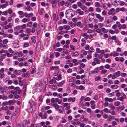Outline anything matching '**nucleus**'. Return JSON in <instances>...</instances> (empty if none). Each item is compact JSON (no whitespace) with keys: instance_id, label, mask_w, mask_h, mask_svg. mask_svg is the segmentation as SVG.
<instances>
[{"instance_id":"nucleus-1","label":"nucleus","mask_w":127,"mask_h":127,"mask_svg":"<svg viewBox=\"0 0 127 127\" xmlns=\"http://www.w3.org/2000/svg\"><path fill=\"white\" fill-rule=\"evenodd\" d=\"M52 106L55 109L58 110V111L60 113H62L64 111V108L63 107L59 106L56 103L53 104Z\"/></svg>"},{"instance_id":"nucleus-2","label":"nucleus","mask_w":127,"mask_h":127,"mask_svg":"<svg viewBox=\"0 0 127 127\" xmlns=\"http://www.w3.org/2000/svg\"><path fill=\"white\" fill-rule=\"evenodd\" d=\"M73 10L71 9H69L67 10L66 12V15L69 17H72L74 15L72 13Z\"/></svg>"},{"instance_id":"nucleus-3","label":"nucleus","mask_w":127,"mask_h":127,"mask_svg":"<svg viewBox=\"0 0 127 127\" xmlns=\"http://www.w3.org/2000/svg\"><path fill=\"white\" fill-rule=\"evenodd\" d=\"M95 16L98 19L100 22H102L104 20L103 18L101 16L100 14L95 13Z\"/></svg>"},{"instance_id":"nucleus-4","label":"nucleus","mask_w":127,"mask_h":127,"mask_svg":"<svg viewBox=\"0 0 127 127\" xmlns=\"http://www.w3.org/2000/svg\"><path fill=\"white\" fill-rule=\"evenodd\" d=\"M76 13L80 15H83L84 13L83 11H82L80 9H78L76 11Z\"/></svg>"},{"instance_id":"nucleus-5","label":"nucleus","mask_w":127,"mask_h":127,"mask_svg":"<svg viewBox=\"0 0 127 127\" xmlns=\"http://www.w3.org/2000/svg\"><path fill=\"white\" fill-rule=\"evenodd\" d=\"M14 90L16 93L18 94H20L22 92V91L20 90V88L18 87H15Z\"/></svg>"},{"instance_id":"nucleus-6","label":"nucleus","mask_w":127,"mask_h":127,"mask_svg":"<svg viewBox=\"0 0 127 127\" xmlns=\"http://www.w3.org/2000/svg\"><path fill=\"white\" fill-rule=\"evenodd\" d=\"M115 9L114 8H112L110 9L108 12L107 13L109 15H114L115 14V13H113V12L114 11Z\"/></svg>"},{"instance_id":"nucleus-7","label":"nucleus","mask_w":127,"mask_h":127,"mask_svg":"<svg viewBox=\"0 0 127 127\" xmlns=\"http://www.w3.org/2000/svg\"><path fill=\"white\" fill-rule=\"evenodd\" d=\"M63 104H64V107H66L65 109V110H67L70 108V103L68 104L67 103H63Z\"/></svg>"},{"instance_id":"nucleus-8","label":"nucleus","mask_w":127,"mask_h":127,"mask_svg":"<svg viewBox=\"0 0 127 127\" xmlns=\"http://www.w3.org/2000/svg\"><path fill=\"white\" fill-rule=\"evenodd\" d=\"M12 26V24L11 23H9L8 25H5L4 28L5 29H8L9 28H11Z\"/></svg>"},{"instance_id":"nucleus-9","label":"nucleus","mask_w":127,"mask_h":127,"mask_svg":"<svg viewBox=\"0 0 127 127\" xmlns=\"http://www.w3.org/2000/svg\"><path fill=\"white\" fill-rule=\"evenodd\" d=\"M8 5V2L7 1H6V3L2 4L0 6V8H2V9H4L6 8L7 6Z\"/></svg>"},{"instance_id":"nucleus-10","label":"nucleus","mask_w":127,"mask_h":127,"mask_svg":"<svg viewBox=\"0 0 127 127\" xmlns=\"http://www.w3.org/2000/svg\"><path fill=\"white\" fill-rule=\"evenodd\" d=\"M65 81L64 80L58 83H57V86L59 87H61L63 84H65Z\"/></svg>"},{"instance_id":"nucleus-11","label":"nucleus","mask_w":127,"mask_h":127,"mask_svg":"<svg viewBox=\"0 0 127 127\" xmlns=\"http://www.w3.org/2000/svg\"><path fill=\"white\" fill-rule=\"evenodd\" d=\"M14 73L16 75H20L21 73V71L20 70H15L13 71Z\"/></svg>"},{"instance_id":"nucleus-12","label":"nucleus","mask_w":127,"mask_h":127,"mask_svg":"<svg viewBox=\"0 0 127 127\" xmlns=\"http://www.w3.org/2000/svg\"><path fill=\"white\" fill-rule=\"evenodd\" d=\"M93 60L96 62V64H99L101 62L100 60L98 59L97 58H95L93 59Z\"/></svg>"},{"instance_id":"nucleus-13","label":"nucleus","mask_w":127,"mask_h":127,"mask_svg":"<svg viewBox=\"0 0 127 127\" xmlns=\"http://www.w3.org/2000/svg\"><path fill=\"white\" fill-rule=\"evenodd\" d=\"M79 55L78 52L77 51H76L72 53V56L73 57L76 58Z\"/></svg>"},{"instance_id":"nucleus-14","label":"nucleus","mask_w":127,"mask_h":127,"mask_svg":"<svg viewBox=\"0 0 127 127\" xmlns=\"http://www.w3.org/2000/svg\"><path fill=\"white\" fill-rule=\"evenodd\" d=\"M21 29V27L20 25H18L16 26L14 28V31H18L19 30Z\"/></svg>"},{"instance_id":"nucleus-15","label":"nucleus","mask_w":127,"mask_h":127,"mask_svg":"<svg viewBox=\"0 0 127 127\" xmlns=\"http://www.w3.org/2000/svg\"><path fill=\"white\" fill-rule=\"evenodd\" d=\"M64 29L66 30H69L70 29V26L68 25H64L63 26Z\"/></svg>"},{"instance_id":"nucleus-16","label":"nucleus","mask_w":127,"mask_h":127,"mask_svg":"<svg viewBox=\"0 0 127 127\" xmlns=\"http://www.w3.org/2000/svg\"><path fill=\"white\" fill-rule=\"evenodd\" d=\"M75 98L74 97H70L68 98V101L69 102L72 101V102H74L75 101Z\"/></svg>"},{"instance_id":"nucleus-17","label":"nucleus","mask_w":127,"mask_h":127,"mask_svg":"<svg viewBox=\"0 0 127 127\" xmlns=\"http://www.w3.org/2000/svg\"><path fill=\"white\" fill-rule=\"evenodd\" d=\"M31 40L32 42L33 43H35L36 42V37L35 36H33L31 38Z\"/></svg>"},{"instance_id":"nucleus-18","label":"nucleus","mask_w":127,"mask_h":127,"mask_svg":"<svg viewBox=\"0 0 127 127\" xmlns=\"http://www.w3.org/2000/svg\"><path fill=\"white\" fill-rule=\"evenodd\" d=\"M94 5L95 6L96 8L99 7H100V3L97 2H95L94 4Z\"/></svg>"},{"instance_id":"nucleus-19","label":"nucleus","mask_w":127,"mask_h":127,"mask_svg":"<svg viewBox=\"0 0 127 127\" xmlns=\"http://www.w3.org/2000/svg\"><path fill=\"white\" fill-rule=\"evenodd\" d=\"M118 86L117 85H112L111 86L110 88L113 89H115L118 88Z\"/></svg>"},{"instance_id":"nucleus-20","label":"nucleus","mask_w":127,"mask_h":127,"mask_svg":"<svg viewBox=\"0 0 127 127\" xmlns=\"http://www.w3.org/2000/svg\"><path fill=\"white\" fill-rule=\"evenodd\" d=\"M82 36L83 37H84V38L86 40H87L89 36L86 33H84L82 35Z\"/></svg>"},{"instance_id":"nucleus-21","label":"nucleus","mask_w":127,"mask_h":127,"mask_svg":"<svg viewBox=\"0 0 127 127\" xmlns=\"http://www.w3.org/2000/svg\"><path fill=\"white\" fill-rule=\"evenodd\" d=\"M109 107L110 108V109L111 110H113L115 109V107L113 104H110L109 106Z\"/></svg>"},{"instance_id":"nucleus-22","label":"nucleus","mask_w":127,"mask_h":127,"mask_svg":"<svg viewBox=\"0 0 127 127\" xmlns=\"http://www.w3.org/2000/svg\"><path fill=\"white\" fill-rule=\"evenodd\" d=\"M124 105H122L120 107H117V111H119L120 112L121 110H123L124 108Z\"/></svg>"},{"instance_id":"nucleus-23","label":"nucleus","mask_w":127,"mask_h":127,"mask_svg":"<svg viewBox=\"0 0 127 127\" xmlns=\"http://www.w3.org/2000/svg\"><path fill=\"white\" fill-rule=\"evenodd\" d=\"M41 47V44L40 41H38L36 46V48L38 49H40Z\"/></svg>"},{"instance_id":"nucleus-24","label":"nucleus","mask_w":127,"mask_h":127,"mask_svg":"<svg viewBox=\"0 0 127 127\" xmlns=\"http://www.w3.org/2000/svg\"><path fill=\"white\" fill-rule=\"evenodd\" d=\"M55 102H57L59 104H61L62 102V100H60L58 98H56L55 99Z\"/></svg>"},{"instance_id":"nucleus-25","label":"nucleus","mask_w":127,"mask_h":127,"mask_svg":"<svg viewBox=\"0 0 127 127\" xmlns=\"http://www.w3.org/2000/svg\"><path fill=\"white\" fill-rule=\"evenodd\" d=\"M117 77H119L120 75V71H118L117 72L114 73Z\"/></svg>"},{"instance_id":"nucleus-26","label":"nucleus","mask_w":127,"mask_h":127,"mask_svg":"<svg viewBox=\"0 0 127 127\" xmlns=\"http://www.w3.org/2000/svg\"><path fill=\"white\" fill-rule=\"evenodd\" d=\"M56 80L57 81L61 80L62 79V78L61 77V74H59L57 77L56 78Z\"/></svg>"},{"instance_id":"nucleus-27","label":"nucleus","mask_w":127,"mask_h":127,"mask_svg":"<svg viewBox=\"0 0 127 127\" xmlns=\"http://www.w3.org/2000/svg\"><path fill=\"white\" fill-rule=\"evenodd\" d=\"M36 68L34 67H33L32 69V70L31 71V74H33L35 71Z\"/></svg>"},{"instance_id":"nucleus-28","label":"nucleus","mask_w":127,"mask_h":127,"mask_svg":"<svg viewBox=\"0 0 127 127\" xmlns=\"http://www.w3.org/2000/svg\"><path fill=\"white\" fill-rule=\"evenodd\" d=\"M100 30L104 33H106L108 31L106 29L104 28H101Z\"/></svg>"},{"instance_id":"nucleus-29","label":"nucleus","mask_w":127,"mask_h":127,"mask_svg":"<svg viewBox=\"0 0 127 127\" xmlns=\"http://www.w3.org/2000/svg\"><path fill=\"white\" fill-rule=\"evenodd\" d=\"M47 117V116L46 115V112H45L44 114L43 115H42L41 117V118L42 119H45Z\"/></svg>"},{"instance_id":"nucleus-30","label":"nucleus","mask_w":127,"mask_h":127,"mask_svg":"<svg viewBox=\"0 0 127 127\" xmlns=\"http://www.w3.org/2000/svg\"><path fill=\"white\" fill-rule=\"evenodd\" d=\"M32 24V22L31 21L28 22L27 24V27H31Z\"/></svg>"},{"instance_id":"nucleus-31","label":"nucleus","mask_w":127,"mask_h":127,"mask_svg":"<svg viewBox=\"0 0 127 127\" xmlns=\"http://www.w3.org/2000/svg\"><path fill=\"white\" fill-rule=\"evenodd\" d=\"M103 111L105 113H110L111 111L107 108H105L103 109Z\"/></svg>"},{"instance_id":"nucleus-32","label":"nucleus","mask_w":127,"mask_h":127,"mask_svg":"<svg viewBox=\"0 0 127 127\" xmlns=\"http://www.w3.org/2000/svg\"><path fill=\"white\" fill-rule=\"evenodd\" d=\"M112 117L111 115H109L108 116V118L107 119V121L108 122L110 121L112 118Z\"/></svg>"},{"instance_id":"nucleus-33","label":"nucleus","mask_w":127,"mask_h":127,"mask_svg":"<svg viewBox=\"0 0 127 127\" xmlns=\"http://www.w3.org/2000/svg\"><path fill=\"white\" fill-rule=\"evenodd\" d=\"M28 75V72H26L25 73L23 74L22 75V76L23 78L27 77Z\"/></svg>"},{"instance_id":"nucleus-34","label":"nucleus","mask_w":127,"mask_h":127,"mask_svg":"<svg viewBox=\"0 0 127 127\" xmlns=\"http://www.w3.org/2000/svg\"><path fill=\"white\" fill-rule=\"evenodd\" d=\"M22 22L24 23H25L27 21H29V20H28V19H27L26 18H24L22 20Z\"/></svg>"},{"instance_id":"nucleus-35","label":"nucleus","mask_w":127,"mask_h":127,"mask_svg":"<svg viewBox=\"0 0 127 127\" xmlns=\"http://www.w3.org/2000/svg\"><path fill=\"white\" fill-rule=\"evenodd\" d=\"M7 81H8V84H9L11 85L12 84V80H7L5 81V82L6 83Z\"/></svg>"},{"instance_id":"nucleus-36","label":"nucleus","mask_w":127,"mask_h":127,"mask_svg":"<svg viewBox=\"0 0 127 127\" xmlns=\"http://www.w3.org/2000/svg\"><path fill=\"white\" fill-rule=\"evenodd\" d=\"M88 11L90 12H92L94 11V8L92 7H90L88 9Z\"/></svg>"},{"instance_id":"nucleus-37","label":"nucleus","mask_w":127,"mask_h":127,"mask_svg":"<svg viewBox=\"0 0 127 127\" xmlns=\"http://www.w3.org/2000/svg\"><path fill=\"white\" fill-rule=\"evenodd\" d=\"M37 25L38 24L36 22H35L33 24L32 27L33 28H36L37 27Z\"/></svg>"},{"instance_id":"nucleus-38","label":"nucleus","mask_w":127,"mask_h":127,"mask_svg":"<svg viewBox=\"0 0 127 127\" xmlns=\"http://www.w3.org/2000/svg\"><path fill=\"white\" fill-rule=\"evenodd\" d=\"M100 78V76H97L95 78V81H97L99 80Z\"/></svg>"},{"instance_id":"nucleus-39","label":"nucleus","mask_w":127,"mask_h":127,"mask_svg":"<svg viewBox=\"0 0 127 127\" xmlns=\"http://www.w3.org/2000/svg\"><path fill=\"white\" fill-rule=\"evenodd\" d=\"M29 43H28L26 42L23 45V47L25 48L29 46Z\"/></svg>"},{"instance_id":"nucleus-40","label":"nucleus","mask_w":127,"mask_h":127,"mask_svg":"<svg viewBox=\"0 0 127 127\" xmlns=\"http://www.w3.org/2000/svg\"><path fill=\"white\" fill-rule=\"evenodd\" d=\"M113 4V5L115 6H117L118 5V4L117 3V2L116 0L114 1Z\"/></svg>"},{"instance_id":"nucleus-41","label":"nucleus","mask_w":127,"mask_h":127,"mask_svg":"<svg viewBox=\"0 0 127 127\" xmlns=\"http://www.w3.org/2000/svg\"><path fill=\"white\" fill-rule=\"evenodd\" d=\"M8 104V102L5 101L3 102L2 105L3 106H6Z\"/></svg>"},{"instance_id":"nucleus-42","label":"nucleus","mask_w":127,"mask_h":127,"mask_svg":"<svg viewBox=\"0 0 127 127\" xmlns=\"http://www.w3.org/2000/svg\"><path fill=\"white\" fill-rule=\"evenodd\" d=\"M8 13L10 14H12L13 12V10L12 9L9 8L7 10Z\"/></svg>"},{"instance_id":"nucleus-43","label":"nucleus","mask_w":127,"mask_h":127,"mask_svg":"<svg viewBox=\"0 0 127 127\" xmlns=\"http://www.w3.org/2000/svg\"><path fill=\"white\" fill-rule=\"evenodd\" d=\"M113 16L112 17V19L114 21H116L117 19V17L115 15H113Z\"/></svg>"},{"instance_id":"nucleus-44","label":"nucleus","mask_w":127,"mask_h":127,"mask_svg":"<svg viewBox=\"0 0 127 127\" xmlns=\"http://www.w3.org/2000/svg\"><path fill=\"white\" fill-rule=\"evenodd\" d=\"M23 4L22 3H20L17 5V7L18 8L21 7L23 6Z\"/></svg>"},{"instance_id":"nucleus-45","label":"nucleus","mask_w":127,"mask_h":127,"mask_svg":"<svg viewBox=\"0 0 127 127\" xmlns=\"http://www.w3.org/2000/svg\"><path fill=\"white\" fill-rule=\"evenodd\" d=\"M3 96L2 97V99L4 100H6L8 99L7 97L6 96L3 95Z\"/></svg>"},{"instance_id":"nucleus-46","label":"nucleus","mask_w":127,"mask_h":127,"mask_svg":"<svg viewBox=\"0 0 127 127\" xmlns=\"http://www.w3.org/2000/svg\"><path fill=\"white\" fill-rule=\"evenodd\" d=\"M96 11L98 13H100L101 11L99 7H97L95 9Z\"/></svg>"},{"instance_id":"nucleus-47","label":"nucleus","mask_w":127,"mask_h":127,"mask_svg":"<svg viewBox=\"0 0 127 127\" xmlns=\"http://www.w3.org/2000/svg\"><path fill=\"white\" fill-rule=\"evenodd\" d=\"M8 42V41L7 39H4L3 41V43L4 44H7Z\"/></svg>"},{"instance_id":"nucleus-48","label":"nucleus","mask_w":127,"mask_h":127,"mask_svg":"<svg viewBox=\"0 0 127 127\" xmlns=\"http://www.w3.org/2000/svg\"><path fill=\"white\" fill-rule=\"evenodd\" d=\"M21 28L22 29H25L26 27V25L25 24H23L21 26Z\"/></svg>"},{"instance_id":"nucleus-49","label":"nucleus","mask_w":127,"mask_h":127,"mask_svg":"<svg viewBox=\"0 0 127 127\" xmlns=\"http://www.w3.org/2000/svg\"><path fill=\"white\" fill-rule=\"evenodd\" d=\"M120 104V102L119 101H116L114 103V105L116 106H119Z\"/></svg>"},{"instance_id":"nucleus-50","label":"nucleus","mask_w":127,"mask_h":127,"mask_svg":"<svg viewBox=\"0 0 127 127\" xmlns=\"http://www.w3.org/2000/svg\"><path fill=\"white\" fill-rule=\"evenodd\" d=\"M16 16V14L15 13H13L11 15V14H10L9 16L11 17H14Z\"/></svg>"},{"instance_id":"nucleus-51","label":"nucleus","mask_w":127,"mask_h":127,"mask_svg":"<svg viewBox=\"0 0 127 127\" xmlns=\"http://www.w3.org/2000/svg\"><path fill=\"white\" fill-rule=\"evenodd\" d=\"M70 2L67 1H66L65 3V6L67 7H68L69 6Z\"/></svg>"},{"instance_id":"nucleus-52","label":"nucleus","mask_w":127,"mask_h":127,"mask_svg":"<svg viewBox=\"0 0 127 127\" xmlns=\"http://www.w3.org/2000/svg\"><path fill=\"white\" fill-rule=\"evenodd\" d=\"M19 61H23L25 59L22 58H19L17 59Z\"/></svg>"},{"instance_id":"nucleus-53","label":"nucleus","mask_w":127,"mask_h":127,"mask_svg":"<svg viewBox=\"0 0 127 127\" xmlns=\"http://www.w3.org/2000/svg\"><path fill=\"white\" fill-rule=\"evenodd\" d=\"M119 55V53L115 52H114L113 53V56L114 57L118 56Z\"/></svg>"},{"instance_id":"nucleus-54","label":"nucleus","mask_w":127,"mask_h":127,"mask_svg":"<svg viewBox=\"0 0 127 127\" xmlns=\"http://www.w3.org/2000/svg\"><path fill=\"white\" fill-rule=\"evenodd\" d=\"M107 70L105 69L102 70L100 72V74H104L106 72Z\"/></svg>"},{"instance_id":"nucleus-55","label":"nucleus","mask_w":127,"mask_h":127,"mask_svg":"<svg viewBox=\"0 0 127 127\" xmlns=\"http://www.w3.org/2000/svg\"><path fill=\"white\" fill-rule=\"evenodd\" d=\"M72 8L74 9H76L78 8L77 5L75 4H73L72 5Z\"/></svg>"},{"instance_id":"nucleus-56","label":"nucleus","mask_w":127,"mask_h":127,"mask_svg":"<svg viewBox=\"0 0 127 127\" xmlns=\"http://www.w3.org/2000/svg\"><path fill=\"white\" fill-rule=\"evenodd\" d=\"M7 36L9 38H12L13 36V35L12 34H7Z\"/></svg>"},{"instance_id":"nucleus-57","label":"nucleus","mask_w":127,"mask_h":127,"mask_svg":"<svg viewBox=\"0 0 127 127\" xmlns=\"http://www.w3.org/2000/svg\"><path fill=\"white\" fill-rule=\"evenodd\" d=\"M7 11H5L3 12H2V14L3 15L6 16L7 15Z\"/></svg>"},{"instance_id":"nucleus-58","label":"nucleus","mask_w":127,"mask_h":127,"mask_svg":"<svg viewBox=\"0 0 127 127\" xmlns=\"http://www.w3.org/2000/svg\"><path fill=\"white\" fill-rule=\"evenodd\" d=\"M16 76L15 74H12L11 75V77L12 78H15L16 77Z\"/></svg>"},{"instance_id":"nucleus-59","label":"nucleus","mask_w":127,"mask_h":127,"mask_svg":"<svg viewBox=\"0 0 127 127\" xmlns=\"http://www.w3.org/2000/svg\"><path fill=\"white\" fill-rule=\"evenodd\" d=\"M109 32L112 34H113L114 33V31L111 29L109 30Z\"/></svg>"},{"instance_id":"nucleus-60","label":"nucleus","mask_w":127,"mask_h":127,"mask_svg":"<svg viewBox=\"0 0 127 127\" xmlns=\"http://www.w3.org/2000/svg\"><path fill=\"white\" fill-rule=\"evenodd\" d=\"M26 9L28 11L31 10L32 8H31L30 6H28L26 8Z\"/></svg>"},{"instance_id":"nucleus-61","label":"nucleus","mask_w":127,"mask_h":127,"mask_svg":"<svg viewBox=\"0 0 127 127\" xmlns=\"http://www.w3.org/2000/svg\"><path fill=\"white\" fill-rule=\"evenodd\" d=\"M77 61H78V60L77 59H73L72 60L71 62L72 63H74L77 62Z\"/></svg>"},{"instance_id":"nucleus-62","label":"nucleus","mask_w":127,"mask_h":127,"mask_svg":"<svg viewBox=\"0 0 127 127\" xmlns=\"http://www.w3.org/2000/svg\"><path fill=\"white\" fill-rule=\"evenodd\" d=\"M39 101L41 102H42V101L43 98L42 97V95H40L39 97Z\"/></svg>"},{"instance_id":"nucleus-63","label":"nucleus","mask_w":127,"mask_h":127,"mask_svg":"<svg viewBox=\"0 0 127 127\" xmlns=\"http://www.w3.org/2000/svg\"><path fill=\"white\" fill-rule=\"evenodd\" d=\"M8 51L9 52L11 53H13L14 52L12 49L11 48H9L8 49Z\"/></svg>"},{"instance_id":"nucleus-64","label":"nucleus","mask_w":127,"mask_h":127,"mask_svg":"<svg viewBox=\"0 0 127 127\" xmlns=\"http://www.w3.org/2000/svg\"><path fill=\"white\" fill-rule=\"evenodd\" d=\"M6 54L7 56L8 57H11L12 56V54H10L8 53H7Z\"/></svg>"}]
</instances>
